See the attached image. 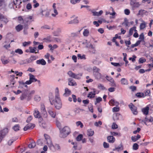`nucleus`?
<instances>
[{"mask_svg": "<svg viewBox=\"0 0 153 153\" xmlns=\"http://www.w3.org/2000/svg\"><path fill=\"white\" fill-rule=\"evenodd\" d=\"M30 43L31 42H25L23 43L22 45L24 47H26L29 45L30 44Z\"/></svg>", "mask_w": 153, "mask_h": 153, "instance_id": "e2e57ef3", "label": "nucleus"}, {"mask_svg": "<svg viewBox=\"0 0 153 153\" xmlns=\"http://www.w3.org/2000/svg\"><path fill=\"white\" fill-rule=\"evenodd\" d=\"M5 58V56H4L3 57H2L1 58V61L2 63L4 65L8 63L9 62V60L8 59H7L5 60L4 58Z\"/></svg>", "mask_w": 153, "mask_h": 153, "instance_id": "5701e85b", "label": "nucleus"}, {"mask_svg": "<svg viewBox=\"0 0 153 153\" xmlns=\"http://www.w3.org/2000/svg\"><path fill=\"white\" fill-rule=\"evenodd\" d=\"M15 52L16 53H18L19 54H22L23 53L22 51L20 49H18L15 51Z\"/></svg>", "mask_w": 153, "mask_h": 153, "instance_id": "37998d69", "label": "nucleus"}, {"mask_svg": "<svg viewBox=\"0 0 153 153\" xmlns=\"http://www.w3.org/2000/svg\"><path fill=\"white\" fill-rule=\"evenodd\" d=\"M146 23L145 22H143L140 24V30L143 29L146 27Z\"/></svg>", "mask_w": 153, "mask_h": 153, "instance_id": "72a5a7b5", "label": "nucleus"}, {"mask_svg": "<svg viewBox=\"0 0 153 153\" xmlns=\"http://www.w3.org/2000/svg\"><path fill=\"white\" fill-rule=\"evenodd\" d=\"M54 103L56 109H59L62 107V103L60 97H55Z\"/></svg>", "mask_w": 153, "mask_h": 153, "instance_id": "f03ea898", "label": "nucleus"}, {"mask_svg": "<svg viewBox=\"0 0 153 153\" xmlns=\"http://www.w3.org/2000/svg\"><path fill=\"white\" fill-rule=\"evenodd\" d=\"M68 85H69L75 86L77 85L76 82L72 78L68 79Z\"/></svg>", "mask_w": 153, "mask_h": 153, "instance_id": "9b49d317", "label": "nucleus"}, {"mask_svg": "<svg viewBox=\"0 0 153 153\" xmlns=\"http://www.w3.org/2000/svg\"><path fill=\"white\" fill-rule=\"evenodd\" d=\"M71 132L70 128L67 126L63 128L60 131L59 137L61 138L66 137Z\"/></svg>", "mask_w": 153, "mask_h": 153, "instance_id": "f257e3e1", "label": "nucleus"}, {"mask_svg": "<svg viewBox=\"0 0 153 153\" xmlns=\"http://www.w3.org/2000/svg\"><path fill=\"white\" fill-rule=\"evenodd\" d=\"M128 106L134 114L135 115L137 114L138 111L137 110V108L136 106H134L132 103H131V104L129 105Z\"/></svg>", "mask_w": 153, "mask_h": 153, "instance_id": "39448f33", "label": "nucleus"}, {"mask_svg": "<svg viewBox=\"0 0 153 153\" xmlns=\"http://www.w3.org/2000/svg\"><path fill=\"white\" fill-rule=\"evenodd\" d=\"M0 132H1V133L2 134V135L4 137L6 134L8 132V130L7 128H5L3 130L0 131Z\"/></svg>", "mask_w": 153, "mask_h": 153, "instance_id": "4be33fe9", "label": "nucleus"}, {"mask_svg": "<svg viewBox=\"0 0 153 153\" xmlns=\"http://www.w3.org/2000/svg\"><path fill=\"white\" fill-rule=\"evenodd\" d=\"M134 30V31L136 32L137 31V30H136V27L135 26H134L132 27L129 30V32L128 36V37L132 35L133 34V31Z\"/></svg>", "mask_w": 153, "mask_h": 153, "instance_id": "f3484780", "label": "nucleus"}, {"mask_svg": "<svg viewBox=\"0 0 153 153\" xmlns=\"http://www.w3.org/2000/svg\"><path fill=\"white\" fill-rule=\"evenodd\" d=\"M83 138V135L82 134H80L79 135L76 137V140L78 141H80Z\"/></svg>", "mask_w": 153, "mask_h": 153, "instance_id": "4c0bfd02", "label": "nucleus"}, {"mask_svg": "<svg viewBox=\"0 0 153 153\" xmlns=\"http://www.w3.org/2000/svg\"><path fill=\"white\" fill-rule=\"evenodd\" d=\"M37 58L35 56H32L26 59L25 63H29L32 62L33 61L36 59Z\"/></svg>", "mask_w": 153, "mask_h": 153, "instance_id": "9d476101", "label": "nucleus"}, {"mask_svg": "<svg viewBox=\"0 0 153 153\" xmlns=\"http://www.w3.org/2000/svg\"><path fill=\"white\" fill-rule=\"evenodd\" d=\"M36 63L37 64L41 65H45L46 64V61L43 59L37 60Z\"/></svg>", "mask_w": 153, "mask_h": 153, "instance_id": "f8f14e48", "label": "nucleus"}, {"mask_svg": "<svg viewBox=\"0 0 153 153\" xmlns=\"http://www.w3.org/2000/svg\"><path fill=\"white\" fill-rule=\"evenodd\" d=\"M139 39H140V40H141V41H143V42H145L144 41V36L143 33H142L140 35Z\"/></svg>", "mask_w": 153, "mask_h": 153, "instance_id": "2f4dec72", "label": "nucleus"}, {"mask_svg": "<svg viewBox=\"0 0 153 153\" xmlns=\"http://www.w3.org/2000/svg\"><path fill=\"white\" fill-rule=\"evenodd\" d=\"M149 107L146 106V107L142 108V111L144 114L147 115L149 114Z\"/></svg>", "mask_w": 153, "mask_h": 153, "instance_id": "dca6fc26", "label": "nucleus"}, {"mask_svg": "<svg viewBox=\"0 0 153 153\" xmlns=\"http://www.w3.org/2000/svg\"><path fill=\"white\" fill-rule=\"evenodd\" d=\"M29 79H30V80L32 82H36L37 79L35 78V76L34 75H32L31 74H29Z\"/></svg>", "mask_w": 153, "mask_h": 153, "instance_id": "a211bd4d", "label": "nucleus"}, {"mask_svg": "<svg viewBox=\"0 0 153 153\" xmlns=\"http://www.w3.org/2000/svg\"><path fill=\"white\" fill-rule=\"evenodd\" d=\"M55 97H60L59 88L56 87L55 89Z\"/></svg>", "mask_w": 153, "mask_h": 153, "instance_id": "cd10ccee", "label": "nucleus"}, {"mask_svg": "<svg viewBox=\"0 0 153 153\" xmlns=\"http://www.w3.org/2000/svg\"><path fill=\"white\" fill-rule=\"evenodd\" d=\"M121 150H123V146L122 145V144L121 143L119 146H118L117 147H115V148L113 149V151H115L117 150L118 152H119L120 149H121Z\"/></svg>", "mask_w": 153, "mask_h": 153, "instance_id": "6ab92c4d", "label": "nucleus"}, {"mask_svg": "<svg viewBox=\"0 0 153 153\" xmlns=\"http://www.w3.org/2000/svg\"><path fill=\"white\" fill-rule=\"evenodd\" d=\"M111 64L113 65H114L115 66H121V65H120L119 63H115V62H111Z\"/></svg>", "mask_w": 153, "mask_h": 153, "instance_id": "774afa93", "label": "nucleus"}, {"mask_svg": "<svg viewBox=\"0 0 153 153\" xmlns=\"http://www.w3.org/2000/svg\"><path fill=\"white\" fill-rule=\"evenodd\" d=\"M35 126L34 124L31 123H28L23 128L24 130L26 131L30 129H33Z\"/></svg>", "mask_w": 153, "mask_h": 153, "instance_id": "0eeeda50", "label": "nucleus"}, {"mask_svg": "<svg viewBox=\"0 0 153 153\" xmlns=\"http://www.w3.org/2000/svg\"><path fill=\"white\" fill-rule=\"evenodd\" d=\"M144 94H145V96H150V91L149 90H147L144 91Z\"/></svg>", "mask_w": 153, "mask_h": 153, "instance_id": "3c124183", "label": "nucleus"}, {"mask_svg": "<svg viewBox=\"0 0 153 153\" xmlns=\"http://www.w3.org/2000/svg\"><path fill=\"white\" fill-rule=\"evenodd\" d=\"M49 98L51 104L53 105L54 103V101L55 100H54V96L52 93H49Z\"/></svg>", "mask_w": 153, "mask_h": 153, "instance_id": "1a4fd4ad", "label": "nucleus"}, {"mask_svg": "<svg viewBox=\"0 0 153 153\" xmlns=\"http://www.w3.org/2000/svg\"><path fill=\"white\" fill-rule=\"evenodd\" d=\"M94 74L97 79L100 78L101 77V74L99 72H95L94 73Z\"/></svg>", "mask_w": 153, "mask_h": 153, "instance_id": "a19ab883", "label": "nucleus"}, {"mask_svg": "<svg viewBox=\"0 0 153 153\" xmlns=\"http://www.w3.org/2000/svg\"><path fill=\"white\" fill-rule=\"evenodd\" d=\"M95 95V93H92V92H90L88 94L87 97H89L90 98L94 97Z\"/></svg>", "mask_w": 153, "mask_h": 153, "instance_id": "7c9ffc66", "label": "nucleus"}, {"mask_svg": "<svg viewBox=\"0 0 153 153\" xmlns=\"http://www.w3.org/2000/svg\"><path fill=\"white\" fill-rule=\"evenodd\" d=\"M27 94L26 92H24L23 93L22 96L20 97V98L21 100H23L27 97Z\"/></svg>", "mask_w": 153, "mask_h": 153, "instance_id": "c756f323", "label": "nucleus"}, {"mask_svg": "<svg viewBox=\"0 0 153 153\" xmlns=\"http://www.w3.org/2000/svg\"><path fill=\"white\" fill-rule=\"evenodd\" d=\"M107 139L108 142L111 143H114L115 141V138L112 136H108Z\"/></svg>", "mask_w": 153, "mask_h": 153, "instance_id": "2eb2a0df", "label": "nucleus"}, {"mask_svg": "<svg viewBox=\"0 0 153 153\" xmlns=\"http://www.w3.org/2000/svg\"><path fill=\"white\" fill-rule=\"evenodd\" d=\"M80 0H71L70 2L72 4H75L77 3H79Z\"/></svg>", "mask_w": 153, "mask_h": 153, "instance_id": "864d4df0", "label": "nucleus"}, {"mask_svg": "<svg viewBox=\"0 0 153 153\" xmlns=\"http://www.w3.org/2000/svg\"><path fill=\"white\" fill-rule=\"evenodd\" d=\"M130 89H131L132 91H134L137 89L136 87L133 86H131L129 87Z\"/></svg>", "mask_w": 153, "mask_h": 153, "instance_id": "69168bd1", "label": "nucleus"}, {"mask_svg": "<svg viewBox=\"0 0 153 153\" xmlns=\"http://www.w3.org/2000/svg\"><path fill=\"white\" fill-rule=\"evenodd\" d=\"M53 10H54V12L55 13V14L52 13L51 14V15L53 16L54 17H55L56 15L58 14V12L56 9H54Z\"/></svg>", "mask_w": 153, "mask_h": 153, "instance_id": "680f3d73", "label": "nucleus"}, {"mask_svg": "<svg viewBox=\"0 0 153 153\" xmlns=\"http://www.w3.org/2000/svg\"><path fill=\"white\" fill-rule=\"evenodd\" d=\"M111 134L112 136H113V135H114V136H116L117 135H118L119 136H121V134H120V133H118L117 132H111Z\"/></svg>", "mask_w": 153, "mask_h": 153, "instance_id": "13d9d810", "label": "nucleus"}, {"mask_svg": "<svg viewBox=\"0 0 153 153\" xmlns=\"http://www.w3.org/2000/svg\"><path fill=\"white\" fill-rule=\"evenodd\" d=\"M106 78L110 82V84L111 86H116V84L114 82V81L111 77L107 76Z\"/></svg>", "mask_w": 153, "mask_h": 153, "instance_id": "423d86ee", "label": "nucleus"}, {"mask_svg": "<svg viewBox=\"0 0 153 153\" xmlns=\"http://www.w3.org/2000/svg\"><path fill=\"white\" fill-rule=\"evenodd\" d=\"M89 34V31L88 30L85 29L83 31V34L84 36H87Z\"/></svg>", "mask_w": 153, "mask_h": 153, "instance_id": "58836bf2", "label": "nucleus"}, {"mask_svg": "<svg viewBox=\"0 0 153 153\" xmlns=\"http://www.w3.org/2000/svg\"><path fill=\"white\" fill-rule=\"evenodd\" d=\"M76 124L77 126H80L81 128H82L83 126V125L82 122L80 121H79L76 122Z\"/></svg>", "mask_w": 153, "mask_h": 153, "instance_id": "c03bdc74", "label": "nucleus"}, {"mask_svg": "<svg viewBox=\"0 0 153 153\" xmlns=\"http://www.w3.org/2000/svg\"><path fill=\"white\" fill-rule=\"evenodd\" d=\"M92 13L94 16H99L102 13L103 11L101 10L99 12L94 11L92 12Z\"/></svg>", "mask_w": 153, "mask_h": 153, "instance_id": "b1692460", "label": "nucleus"}, {"mask_svg": "<svg viewBox=\"0 0 153 153\" xmlns=\"http://www.w3.org/2000/svg\"><path fill=\"white\" fill-rule=\"evenodd\" d=\"M71 91L68 88H66L65 89V92L63 95L65 97H68L71 95Z\"/></svg>", "mask_w": 153, "mask_h": 153, "instance_id": "ddd939ff", "label": "nucleus"}, {"mask_svg": "<svg viewBox=\"0 0 153 153\" xmlns=\"http://www.w3.org/2000/svg\"><path fill=\"white\" fill-rule=\"evenodd\" d=\"M139 145L137 143H134L133 146V149L134 150H136L138 148Z\"/></svg>", "mask_w": 153, "mask_h": 153, "instance_id": "de8ad7c7", "label": "nucleus"}, {"mask_svg": "<svg viewBox=\"0 0 153 153\" xmlns=\"http://www.w3.org/2000/svg\"><path fill=\"white\" fill-rule=\"evenodd\" d=\"M89 48H91V49H92L93 50L91 51V52L93 53H95V48L93 46V45L90 44L89 45Z\"/></svg>", "mask_w": 153, "mask_h": 153, "instance_id": "79ce46f5", "label": "nucleus"}, {"mask_svg": "<svg viewBox=\"0 0 153 153\" xmlns=\"http://www.w3.org/2000/svg\"><path fill=\"white\" fill-rule=\"evenodd\" d=\"M36 143L35 142L33 141L28 145V147L30 149L33 148L35 147Z\"/></svg>", "mask_w": 153, "mask_h": 153, "instance_id": "a878e982", "label": "nucleus"}, {"mask_svg": "<svg viewBox=\"0 0 153 153\" xmlns=\"http://www.w3.org/2000/svg\"><path fill=\"white\" fill-rule=\"evenodd\" d=\"M77 57L78 58V59H86V58L85 57V55H83L82 56H81V54H77Z\"/></svg>", "mask_w": 153, "mask_h": 153, "instance_id": "c9c22d12", "label": "nucleus"}, {"mask_svg": "<svg viewBox=\"0 0 153 153\" xmlns=\"http://www.w3.org/2000/svg\"><path fill=\"white\" fill-rule=\"evenodd\" d=\"M128 21L127 19L125 18L124 19V22H123L122 24V25H123L124 24L126 26H128Z\"/></svg>", "mask_w": 153, "mask_h": 153, "instance_id": "5fc2aeb1", "label": "nucleus"}, {"mask_svg": "<svg viewBox=\"0 0 153 153\" xmlns=\"http://www.w3.org/2000/svg\"><path fill=\"white\" fill-rule=\"evenodd\" d=\"M147 13V12L144 10H140L138 13V15H143L144 14H146Z\"/></svg>", "mask_w": 153, "mask_h": 153, "instance_id": "f704fd0d", "label": "nucleus"}, {"mask_svg": "<svg viewBox=\"0 0 153 153\" xmlns=\"http://www.w3.org/2000/svg\"><path fill=\"white\" fill-rule=\"evenodd\" d=\"M136 96L139 98L144 97V94L143 93L138 92L136 94Z\"/></svg>", "mask_w": 153, "mask_h": 153, "instance_id": "c85d7f7f", "label": "nucleus"}, {"mask_svg": "<svg viewBox=\"0 0 153 153\" xmlns=\"http://www.w3.org/2000/svg\"><path fill=\"white\" fill-rule=\"evenodd\" d=\"M1 21L3 22L5 24L7 23L9 21L7 17L4 16H3Z\"/></svg>", "mask_w": 153, "mask_h": 153, "instance_id": "473e14b6", "label": "nucleus"}, {"mask_svg": "<svg viewBox=\"0 0 153 153\" xmlns=\"http://www.w3.org/2000/svg\"><path fill=\"white\" fill-rule=\"evenodd\" d=\"M146 61V59L142 58H140L139 60V63H143Z\"/></svg>", "mask_w": 153, "mask_h": 153, "instance_id": "6e6d98bb", "label": "nucleus"}, {"mask_svg": "<svg viewBox=\"0 0 153 153\" xmlns=\"http://www.w3.org/2000/svg\"><path fill=\"white\" fill-rule=\"evenodd\" d=\"M94 133V131L91 129H88V130L87 135L89 136H92Z\"/></svg>", "mask_w": 153, "mask_h": 153, "instance_id": "393cba45", "label": "nucleus"}, {"mask_svg": "<svg viewBox=\"0 0 153 153\" xmlns=\"http://www.w3.org/2000/svg\"><path fill=\"white\" fill-rule=\"evenodd\" d=\"M97 87L99 89L103 90H105V88L104 86L101 84H99L97 86Z\"/></svg>", "mask_w": 153, "mask_h": 153, "instance_id": "ea45409f", "label": "nucleus"}, {"mask_svg": "<svg viewBox=\"0 0 153 153\" xmlns=\"http://www.w3.org/2000/svg\"><path fill=\"white\" fill-rule=\"evenodd\" d=\"M120 110V108L119 107H114L112 109V111L114 112H116L119 111Z\"/></svg>", "mask_w": 153, "mask_h": 153, "instance_id": "a18cd8bd", "label": "nucleus"}, {"mask_svg": "<svg viewBox=\"0 0 153 153\" xmlns=\"http://www.w3.org/2000/svg\"><path fill=\"white\" fill-rule=\"evenodd\" d=\"M23 28V26L20 24L18 25L15 27V29L18 32H19L22 30Z\"/></svg>", "mask_w": 153, "mask_h": 153, "instance_id": "aec40b11", "label": "nucleus"}, {"mask_svg": "<svg viewBox=\"0 0 153 153\" xmlns=\"http://www.w3.org/2000/svg\"><path fill=\"white\" fill-rule=\"evenodd\" d=\"M118 128V126L115 123H114L112 125V128L113 129H117Z\"/></svg>", "mask_w": 153, "mask_h": 153, "instance_id": "338daca9", "label": "nucleus"}, {"mask_svg": "<svg viewBox=\"0 0 153 153\" xmlns=\"http://www.w3.org/2000/svg\"><path fill=\"white\" fill-rule=\"evenodd\" d=\"M44 136L47 142V144L48 145L49 147L51 148L52 147H54L50 137L46 134H45Z\"/></svg>", "mask_w": 153, "mask_h": 153, "instance_id": "20e7f679", "label": "nucleus"}, {"mask_svg": "<svg viewBox=\"0 0 153 153\" xmlns=\"http://www.w3.org/2000/svg\"><path fill=\"white\" fill-rule=\"evenodd\" d=\"M103 146L105 148H108L109 146V144L105 142L103 143Z\"/></svg>", "mask_w": 153, "mask_h": 153, "instance_id": "0e129e2a", "label": "nucleus"}, {"mask_svg": "<svg viewBox=\"0 0 153 153\" xmlns=\"http://www.w3.org/2000/svg\"><path fill=\"white\" fill-rule=\"evenodd\" d=\"M93 70L94 73H95V72H99V71L100 70V69L99 68H97L96 67H94Z\"/></svg>", "mask_w": 153, "mask_h": 153, "instance_id": "bf43d9fd", "label": "nucleus"}, {"mask_svg": "<svg viewBox=\"0 0 153 153\" xmlns=\"http://www.w3.org/2000/svg\"><path fill=\"white\" fill-rule=\"evenodd\" d=\"M34 99L35 101H39L40 100L41 98L39 96L36 95L34 96Z\"/></svg>", "mask_w": 153, "mask_h": 153, "instance_id": "603ef678", "label": "nucleus"}, {"mask_svg": "<svg viewBox=\"0 0 153 153\" xmlns=\"http://www.w3.org/2000/svg\"><path fill=\"white\" fill-rule=\"evenodd\" d=\"M29 49L30 50V53H36V52H35L36 50H34V49H33V48L32 47H29Z\"/></svg>", "mask_w": 153, "mask_h": 153, "instance_id": "052dcab7", "label": "nucleus"}, {"mask_svg": "<svg viewBox=\"0 0 153 153\" xmlns=\"http://www.w3.org/2000/svg\"><path fill=\"white\" fill-rule=\"evenodd\" d=\"M43 140L42 139H39L36 142L37 144L41 146L43 144Z\"/></svg>", "mask_w": 153, "mask_h": 153, "instance_id": "e433bc0d", "label": "nucleus"}, {"mask_svg": "<svg viewBox=\"0 0 153 153\" xmlns=\"http://www.w3.org/2000/svg\"><path fill=\"white\" fill-rule=\"evenodd\" d=\"M40 110L41 112L46 111L45 107L44 104H42L41 105Z\"/></svg>", "mask_w": 153, "mask_h": 153, "instance_id": "4d7b16f0", "label": "nucleus"}, {"mask_svg": "<svg viewBox=\"0 0 153 153\" xmlns=\"http://www.w3.org/2000/svg\"><path fill=\"white\" fill-rule=\"evenodd\" d=\"M41 112L42 115L44 118H46L47 117V113L46 111H42Z\"/></svg>", "mask_w": 153, "mask_h": 153, "instance_id": "09e8293b", "label": "nucleus"}, {"mask_svg": "<svg viewBox=\"0 0 153 153\" xmlns=\"http://www.w3.org/2000/svg\"><path fill=\"white\" fill-rule=\"evenodd\" d=\"M33 115L34 117L36 118H38L41 116L40 112L36 108H35L34 110Z\"/></svg>", "mask_w": 153, "mask_h": 153, "instance_id": "4468645a", "label": "nucleus"}, {"mask_svg": "<svg viewBox=\"0 0 153 153\" xmlns=\"http://www.w3.org/2000/svg\"><path fill=\"white\" fill-rule=\"evenodd\" d=\"M20 128L19 125H16L13 127L14 130L15 131H17L19 130V128Z\"/></svg>", "mask_w": 153, "mask_h": 153, "instance_id": "49530a36", "label": "nucleus"}, {"mask_svg": "<svg viewBox=\"0 0 153 153\" xmlns=\"http://www.w3.org/2000/svg\"><path fill=\"white\" fill-rule=\"evenodd\" d=\"M78 20L77 19H75L74 20L69 21L68 22V24L78 23Z\"/></svg>", "mask_w": 153, "mask_h": 153, "instance_id": "bb28decb", "label": "nucleus"}, {"mask_svg": "<svg viewBox=\"0 0 153 153\" xmlns=\"http://www.w3.org/2000/svg\"><path fill=\"white\" fill-rule=\"evenodd\" d=\"M121 84L123 85H127L128 84V81L125 78H122L120 80Z\"/></svg>", "mask_w": 153, "mask_h": 153, "instance_id": "412c9836", "label": "nucleus"}, {"mask_svg": "<svg viewBox=\"0 0 153 153\" xmlns=\"http://www.w3.org/2000/svg\"><path fill=\"white\" fill-rule=\"evenodd\" d=\"M48 111L52 117L53 118L55 117L56 115V113L53 111L52 108L51 107L49 108L48 110Z\"/></svg>", "mask_w": 153, "mask_h": 153, "instance_id": "6e6552de", "label": "nucleus"}, {"mask_svg": "<svg viewBox=\"0 0 153 153\" xmlns=\"http://www.w3.org/2000/svg\"><path fill=\"white\" fill-rule=\"evenodd\" d=\"M137 58L136 56L134 55L132 56V57H130L129 58V60H131L133 62H134L135 61V59Z\"/></svg>", "mask_w": 153, "mask_h": 153, "instance_id": "8fccbe9b", "label": "nucleus"}, {"mask_svg": "<svg viewBox=\"0 0 153 153\" xmlns=\"http://www.w3.org/2000/svg\"><path fill=\"white\" fill-rule=\"evenodd\" d=\"M68 74L70 77L78 79H79L82 75V74H76L71 71H69L68 72Z\"/></svg>", "mask_w": 153, "mask_h": 153, "instance_id": "7ed1b4c3", "label": "nucleus"}]
</instances>
